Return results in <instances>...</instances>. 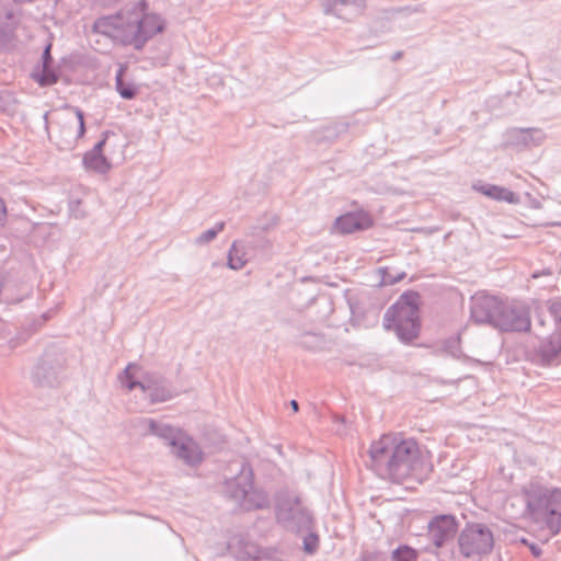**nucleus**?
Wrapping results in <instances>:
<instances>
[{
  "instance_id": "nucleus-1",
  "label": "nucleus",
  "mask_w": 561,
  "mask_h": 561,
  "mask_svg": "<svg viewBox=\"0 0 561 561\" xmlns=\"http://www.w3.org/2000/svg\"><path fill=\"white\" fill-rule=\"evenodd\" d=\"M377 465L385 466L387 477L397 483H422L433 470L432 455L416 440L389 433L375 440L369 449Z\"/></svg>"
},
{
  "instance_id": "nucleus-2",
  "label": "nucleus",
  "mask_w": 561,
  "mask_h": 561,
  "mask_svg": "<svg viewBox=\"0 0 561 561\" xmlns=\"http://www.w3.org/2000/svg\"><path fill=\"white\" fill-rule=\"evenodd\" d=\"M421 296L415 291L402 294L385 316V327L393 330L398 337L410 343L419 337L421 331Z\"/></svg>"
},
{
  "instance_id": "nucleus-3",
  "label": "nucleus",
  "mask_w": 561,
  "mask_h": 561,
  "mask_svg": "<svg viewBox=\"0 0 561 561\" xmlns=\"http://www.w3.org/2000/svg\"><path fill=\"white\" fill-rule=\"evenodd\" d=\"M528 511L531 518L545 524L552 535L561 527V489L547 490L528 500Z\"/></svg>"
},
{
  "instance_id": "nucleus-4",
  "label": "nucleus",
  "mask_w": 561,
  "mask_h": 561,
  "mask_svg": "<svg viewBox=\"0 0 561 561\" xmlns=\"http://www.w3.org/2000/svg\"><path fill=\"white\" fill-rule=\"evenodd\" d=\"M458 545L465 558H481L492 551L494 538L485 525L469 524L460 533Z\"/></svg>"
},
{
  "instance_id": "nucleus-5",
  "label": "nucleus",
  "mask_w": 561,
  "mask_h": 561,
  "mask_svg": "<svg viewBox=\"0 0 561 561\" xmlns=\"http://www.w3.org/2000/svg\"><path fill=\"white\" fill-rule=\"evenodd\" d=\"M137 26V13L133 10L116 15L104 16L95 21L94 30L124 44H134L138 47V34L125 36L133 26Z\"/></svg>"
},
{
  "instance_id": "nucleus-6",
  "label": "nucleus",
  "mask_w": 561,
  "mask_h": 561,
  "mask_svg": "<svg viewBox=\"0 0 561 561\" xmlns=\"http://www.w3.org/2000/svg\"><path fill=\"white\" fill-rule=\"evenodd\" d=\"M495 328L506 332H527L531 328L529 310L524 306H504L495 320Z\"/></svg>"
},
{
  "instance_id": "nucleus-7",
  "label": "nucleus",
  "mask_w": 561,
  "mask_h": 561,
  "mask_svg": "<svg viewBox=\"0 0 561 561\" xmlns=\"http://www.w3.org/2000/svg\"><path fill=\"white\" fill-rule=\"evenodd\" d=\"M137 13V26H133L125 36L138 34V47L141 46L149 37L156 35L163 30V22L157 14L146 13V7L139 3L135 7Z\"/></svg>"
},
{
  "instance_id": "nucleus-8",
  "label": "nucleus",
  "mask_w": 561,
  "mask_h": 561,
  "mask_svg": "<svg viewBox=\"0 0 561 561\" xmlns=\"http://www.w3.org/2000/svg\"><path fill=\"white\" fill-rule=\"evenodd\" d=\"M374 226V219L365 210L346 213L336 218L333 224V230L336 233L347 234L358 230H366Z\"/></svg>"
},
{
  "instance_id": "nucleus-9",
  "label": "nucleus",
  "mask_w": 561,
  "mask_h": 561,
  "mask_svg": "<svg viewBox=\"0 0 561 561\" xmlns=\"http://www.w3.org/2000/svg\"><path fill=\"white\" fill-rule=\"evenodd\" d=\"M504 305L493 296H477L473 299L471 314L477 322H488L495 327L497 314Z\"/></svg>"
},
{
  "instance_id": "nucleus-10",
  "label": "nucleus",
  "mask_w": 561,
  "mask_h": 561,
  "mask_svg": "<svg viewBox=\"0 0 561 561\" xmlns=\"http://www.w3.org/2000/svg\"><path fill=\"white\" fill-rule=\"evenodd\" d=\"M458 530V524L454 516L442 515L435 517L428 526V534L436 547L443 546L454 538Z\"/></svg>"
},
{
  "instance_id": "nucleus-11",
  "label": "nucleus",
  "mask_w": 561,
  "mask_h": 561,
  "mask_svg": "<svg viewBox=\"0 0 561 561\" xmlns=\"http://www.w3.org/2000/svg\"><path fill=\"white\" fill-rule=\"evenodd\" d=\"M473 190L497 202L516 204L519 201L517 194L513 191L494 184H477L473 186Z\"/></svg>"
},
{
  "instance_id": "nucleus-12",
  "label": "nucleus",
  "mask_w": 561,
  "mask_h": 561,
  "mask_svg": "<svg viewBox=\"0 0 561 561\" xmlns=\"http://www.w3.org/2000/svg\"><path fill=\"white\" fill-rule=\"evenodd\" d=\"M66 121L72 122L75 125L72 128H67L66 130H64L68 137L73 138L76 140V139L81 138L84 135L85 127H84V116H83L82 111L75 110V116L71 118H68Z\"/></svg>"
},
{
  "instance_id": "nucleus-13",
  "label": "nucleus",
  "mask_w": 561,
  "mask_h": 561,
  "mask_svg": "<svg viewBox=\"0 0 561 561\" xmlns=\"http://www.w3.org/2000/svg\"><path fill=\"white\" fill-rule=\"evenodd\" d=\"M124 69L122 68L116 75V90L123 99L131 100L137 93L138 89L130 82H125L123 79Z\"/></svg>"
},
{
  "instance_id": "nucleus-14",
  "label": "nucleus",
  "mask_w": 561,
  "mask_h": 561,
  "mask_svg": "<svg viewBox=\"0 0 561 561\" xmlns=\"http://www.w3.org/2000/svg\"><path fill=\"white\" fill-rule=\"evenodd\" d=\"M33 78L35 79V81H37L39 83V85L42 87H45V85H51L54 83L57 82V76L56 73L54 72V70L50 68L49 65H43V68L41 70V72H35L33 75Z\"/></svg>"
},
{
  "instance_id": "nucleus-15",
  "label": "nucleus",
  "mask_w": 561,
  "mask_h": 561,
  "mask_svg": "<svg viewBox=\"0 0 561 561\" xmlns=\"http://www.w3.org/2000/svg\"><path fill=\"white\" fill-rule=\"evenodd\" d=\"M176 454L179 455V457L190 462L197 461L201 459L199 453L192 440H187L185 444H183L181 448L176 450Z\"/></svg>"
},
{
  "instance_id": "nucleus-16",
  "label": "nucleus",
  "mask_w": 561,
  "mask_h": 561,
  "mask_svg": "<svg viewBox=\"0 0 561 561\" xmlns=\"http://www.w3.org/2000/svg\"><path fill=\"white\" fill-rule=\"evenodd\" d=\"M416 559L417 552L409 546H401L392 552L393 561H416Z\"/></svg>"
},
{
  "instance_id": "nucleus-17",
  "label": "nucleus",
  "mask_w": 561,
  "mask_h": 561,
  "mask_svg": "<svg viewBox=\"0 0 561 561\" xmlns=\"http://www.w3.org/2000/svg\"><path fill=\"white\" fill-rule=\"evenodd\" d=\"M318 543H319L318 536L310 534L304 540L305 550L309 553H312L316 551Z\"/></svg>"
},
{
  "instance_id": "nucleus-18",
  "label": "nucleus",
  "mask_w": 561,
  "mask_h": 561,
  "mask_svg": "<svg viewBox=\"0 0 561 561\" xmlns=\"http://www.w3.org/2000/svg\"><path fill=\"white\" fill-rule=\"evenodd\" d=\"M50 47L51 45L49 44L46 48H45V51H44V61H43V65H49L50 64V60H51V56H50Z\"/></svg>"
},
{
  "instance_id": "nucleus-19",
  "label": "nucleus",
  "mask_w": 561,
  "mask_h": 561,
  "mask_svg": "<svg viewBox=\"0 0 561 561\" xmlns=\"http://www.w3.org/2000/svg\"><path fill=\"white\" fill-rule=\"evenodd\" d=\"M137 369V367L135 365H129L127 366L126 370H125V375L127 378H131L134 376V371Z\"/></svg>"
},
{
  "instance_id": "nucleus-20",
  "label": "nucleus",
  "mask_w": 561,
  "mask_h": 561,
  "mask_svg": "<svg viewBox=\"0 0 561 561\" xmlns=\"http://www.w3.org/2000/svg\"><path fill=\"white\" fill-rule=\"evenodd\" d=\"M234 250H236V248L233 247L231 250V253H230L229 263L232 268H239L240 266H242L243 263H240V264L233 263L232 251H234Z\"/></svg>"
},
{
  "instance_id": "nucleus-21",
  "label": "nucleus",
  "mask_w": 561,
  "mask_h": 561,
  "mask_svg": "<svg viewBox=\"0 0 561 561\" xmlns=\"http://www.w3.org/2000/svg\"><path fill=\"white\" fill-rule=\"evenodd\" d=\"M5 216V206L4 203L0 199V219Z\"/></svg>"
},
{
  "instance_id": "nucleus-22",
  "label": "nucleus",
  "mask_w": 561,
  "mask_h": 561,
  "mask_svg": "<svg viewBox=\"0 0 561 561\" xmlns=\"http://www.w3.org/2000/svg\"><path fill=\"white\" fill-rule=\"evenodd\" d=\"M215 236H216V231H213V230L207 231V232L205 233V240H206V241L211 240Z\"/></svg>"
},
{
  "instance_id": "nucleus-23",
  "label": "nucleus",
  "mask_w": 561,
  "mask_h": 561,
  "mask_svg": "<svg viewBox=\"0 0 561 561\" xmlns=\"http://www.w3.org/2000/svg\"><path fill=\"white\" fill-rule=\"evenodd\" d=\"M291 407H293L294 411H298V403H297V401L293 400L291 401Z\"/></svg>"
},
{
  "instance_id": "nucleus-24",
  "label": "nucleus",
  "mask_w": 561,
  "mask_h": 561,
  "mask_svg": "<svg viewBox=\"0 0 561 561\" xmlns=\"http://www.w3.org/2000/svg\"><path fill=\"white\" fill-rule=\"evenodd\" d=\"M135 386H136V382H130V383L128 385V389H129V390H131Z\"/></svg>"
},
{
  "instance_id": "nucleus-25",
  "label": "nucleus",
  "mask_w": 561,
  "mask_h": 561,
  "mask_svg": "<svg viewBox=\"0 0 561 561\" xmlns=\"http://www.w3.org/2000/svg\"><path fill=\"white\" fill-rule=\"evenodd\" d=\"M341 1H342V3H346L347 2V0H341Z\"/></svg>"
}]
</instances>
